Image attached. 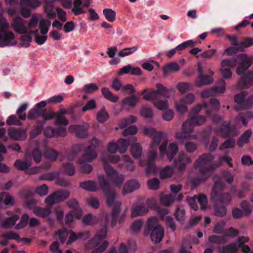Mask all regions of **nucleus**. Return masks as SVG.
Listing matches in <instances>:
<instances>
[{
	"instance_id": "obj_30",
	"label": "nucleus",
	"mask_w": 253,
	"mask_h": 253,
	"mask_svg": "<svg viewBox=\"0 0 253 253\" xmlns=\"http://www.w3.org/2000/svg\"><path fill=\"white\" fill-rule=\"evenodd\" d=\"M18 215L14 214V215L6 218L5 220L1 222V226L4 228H11L15 225L16 222L19 219Z\"/></svg>"
},
{
	"instance_id": "obj_22",
	"label": "nucleus",
	"mask_w": 253,
	"mask_h": 253,
	"mask_svg": "<svg viewBox=\"0 0 253 253\" xmlns=\"http://www.w3.org/2000/svg\"><path fill=\"white\" fill-rule=\"evenodd\" d=\"M140 187V185L138 181L135 179H131L126 182L123 189V194L131 193L134 190L138 189Z\"/></svg>"
},
{
	"instance_id": "obj_63",
	"label": "nucleus",
	"mask_w": 253,
	"mask_h": 253,
	"mask_svg": "<svg viewBox=\"0 0 253 253\" xmlns=\"http://www.w3.org/2000/svg\"><path fill=\"white\" fill-rule=\"evenodd\" d=\"M193 127L194 125L193 123H191L190 119H189L187 121L183 123L182 126V130L189 134L192 132Z\"/></svg>"
},
{
	"instance_id": "obj_1",
	"label": "nucleus",
	"mask_w": 253,
	"mask_h": 253,
	"mask_svg": "<svg viewBox=\"0 0 253 253\" xmlns=\"http://www.w3.org/2000/svg\"><path fill=\"white\" fill-rule=\"evenodd\" d=\"M253 63V60L249 58L245 53L240 54L229 59L222 60L221 66L223 68L226 67H234L237 64L236 73L239 75H242L239 84L243 88H247L253 85V71H249L244 74Z\"/></svg>"
},
{
	"instance_id": "obj_20",
	"label": "nucleus",
	"mask_w": 253,
	"mask_h": 253,
	"mask_svg": "<svg viewBox=\"0 0 253 253\" xmlns=\"http://www.w3.org/2000/svg\"><path fill=\"white\" fill-rule=\"evenodd\" d=\"M69 129L74 132L77 137L84 138L88 136L87 127L84 125H71Z\"/></svg>"
},
{
	"instance_id": "obj_37",
	"label": "nucleus",
	"mask_w": 253,
	"mask_h": 253,
	"mask_svg": "<svg viewBox=\"0 0 253 253\" xmlns=\"http://www.w3.org/2000/svg\"><path fill=\"white\" fill-rule=\"evenodd\" d=\"M180 69L179 66L176 62H171L163 68V74L167 76L169 72H177Z\"/></svg>"
},
{
	"instance_id": "obj_18",
	"label": "nucleus",
	"mask_w": 253,
	"mask_h": 253,
	"mask_svg": "<svg viewBox=\"0 0 253 253\" xmlns=\"http://www.w3.org/2000/svg\"><path fill=\"white\" fill-rule=\"evenodd\" d=\"M26 22L25 20L18 16L13 19L11 26L15 32L20 34H25L28 31Z\"/></svg>"
},
{
	"instance_id": "obj_15",
	"label": "nucleus",
	"mask_w": 253,
	"mask_h": 253,
	"mask_svg": "<svg viewBox=\"0 0 253 253\" xmlns=\"http://www.w3.org/2000/svg\"><path fill=\"white\" fill-rule=\"evenodd\" d=\"M214 203L213 205V213L215 216L223 217L227 213L226 207L230 201H218L211 199Z\"/></svg>"
},
{
	"instance_id": "obj_41",
	"label": "nucleus",
	"mask_w": 253,
	"mask_h": 253,
	"mask_svg": "<svg viewBox=\"0 0 253 253\" xmlns=\"http://www.w3.org/2000/svg\"><path fill=\"white\" fill-rule=\"evenodd\" d=\"M31 166V160L22 161L16 160L14 163V167L18 169L24 170L28 169Z\"/></svg>"
},
{
	"instance_id": "obj_48",
	"label": "nucleus",
	"mask_w": 253,
	"mask_h": 253,
	"mask_svg": "<svg viewBox=\"0 0 253 253\" xmlns=\"http://www.w3.org/2000/svg\"><path fill=\"white\" fill-rule=\"evenodd\" d=\"M108 118L109 114L104 108H101L97 114L96 119L100 123H104Z\"/></svg>"
},
{
	"instance_id": "obj_57",
	"label": "nucleus",
	"mask_w": 253,
	"mask_h": 253,
	"mask_svg": "<svg viewBox=\"0 0 253 253\" xmlns=\"http://www.w3.org/2000/svg\"><path fill=\"white\" fill-rule=\"evenodd\" d=\"M6 124L8 126H21L22 125V123L20 120L15 115H10L6 120Z\"/></svg>"
},
{
	"instance_id": "obj_11",
	"label": "nucleus",
	"mask_w": 253,
	"mask_h": 253,
	"mask_svg": "<svg viewBox=\"0 0 253 253\" xmlns=\"http://www.w3.org/2000/svg\"><path fill=\"white\" fill-rule=\"evenodd\" d=\"M148 154V157L145 161L144 164L143 165L146 167L145 173L146 175L153 174L155 175L158 172L157 169L155 165L156 159L157 156V152L155 149L152 148Z\"/></svg>"
},
{
	"instance_id": "obj_61",
	"label": "nucleus",
	"mask_w": 253,
	"mask_h": 253,
	"mask_svg": "<svg viewBox=\"0 0 253 253\" xmlns=\"http://www.w3.org/2000/svg\"><path fill=\"white\" fill-rule=\"evenodd\" d=\"M1 236L6 240H15L18 241L19 239H20L19 235L12 231L6 232L2 234Z\"/></svg>"
},
{
	"instance_id": "obj_6",
	"label": "nucleus",
	"mask_w": 253,
	"mask_h": 253,
	"mask_svg": "<svg viewBox=\"0 0 253 253\" xmlns=\"http://www.w3.org/2000/svg\"><path fill=\"white\" fill-rule=\"evenodd\" d=\"M107 233V228L105 225L95 234L94 238L85 245V248L87 250L94 248L91 253H102L104 252L108 246V242L105 241L102 244H99L106 237Z\"/></svg>"
},
{
	"instance_id": "obj_46",
	"label": "nucleus",
	"mask_w": 253,
	"mask_h": 253,
	"mask_svg": "<svg viewBox=\"0 0 253 253\" xmlns=\"http://www.w3.org/2000/svg\"><path fill=\"white\" fill-rule=\"evenodd\" d=\"M117 143L118 147V151L122 154H124L126 152L129 144L128 141L123 138L119 139Z\"/></svg>"
},
{
	"instance_id": "obj_32",
	"label": "nucleus",
	"mask_w": 253,
	"mask_h": 253,
	"mask_svg": "<svg viewBox=\"0 0 253 253\" xmlns=\"http://www.w3.org/2000/svg\"><path fill=\"white\" fill-rule=\"evenodd\" d=\"M80 186L82 188L89 191L93 192L97 190L96 182L91 180L82 182L80 183Z\"/></svg>"
},
{
	"instance_id": "obj_12",
	"label": "nucleus",
	"mask_w": 253,
	"mask_h": 253,
	"mask_svg": "<svg viewBox=\"0 0 253 253\" xmlns=\"http://www.w3.org/2000/svg\"><path fill=\"white\" fill-rule=\"evenodd\" d=\"M157 90L152 91L149 93L145 94L143 96V98L147 101L153 100V102L158 99L159 95H160L165 97H168V89L161 84H156Z\"/></svg>"
},
{
	"instance_id": "obj_54",
	"label": "nucleus",
	"mask_w": 253,
	"mask_h": 253,
	"mask_svg": "<svg viewBox=\"0 0 253 253\" xmlns=\"http://www.w3.org/2000/svg\"><path fill=\"white\" fill-rule=\"evenodd\" d=\"M59 176V172L57 171L43 174L40 176V179L52 181Z\"/></svg>"
},
{
	"instance_id": "obj_64",
	"label": "nucleus",
	"mask_w": 253,
	"mask_h": 253,
	"mask_svg": "<svg viewBox=\"0 0 253 253\" xmlns=\"http://www.w3.org/2000/svg\"><path fill=\"white\" fill-rule=\"evenodd\" d=\"M196 200L197 195H194L193 197L188 196L186 198V201L188 205L195 211L198 210V206L196 203Z\"/></svg>"
},
{
	"instance_id": "obj_23",
	"label": "nucleus",
	"mask_w": 253,
	"mask_h": 253,
	"mask_svg": "<svg viewBox=\"0 0 253 253\" xmlns=\"http://www.w3.org/2000/svg\"><path fill=\"white\" fill-rule=\"evenodd\" d=\"M83 215L82 210H77L76 211H70L66 215L65 222L66 224L69 225L72 223L74 218L79 219Z\"/></svg>"
},
{
	"instance_id": "obj_53",
	"label": "nucleus",
	"mask_w": 253,
	"mask_h": 253,
	"mask_svg": "<svg viewBox=\"0 0 253 253\" xmlns=\"http://www.w3.org/2000/svg\"><path fill=\"white\" fill-rule=\"evenodd\" d=\"M190 119L191 123L196 126L202 125L206 121V117L205 116H194Z\"/></svg>"
},
{
	"instance_id": "obj_55",
	"label": "nucleus",
	"mask_w": 253,
	"mask_h": 253,
	"mask_svg": "<svg viewBox=\"0 0 253 253\" xmlns=\"http://www.w3.org/2000/svg\"><path fill=\"white\" fill-rule=\"evenodd\" d=\"M103 13L108 21L112 22L116 19V13L112 9H104Z\"/></svg>"
},
{
	"instance_id": "obj_27",
	"label": "nucleus",
	"mask_w": 253,
	"mask_h": 253,
	"mask_svg": "<svg viewBox=\"0 0 253 253\" xmlns=\"http://www.w3.org/2000/svg\"><path fill=\"white\" fill-rule=\"evenodd\" d=\"M213 79L209 75L204 74L199 75L196 81V85L198 87L208 85L212 83Z\"/></svg>"
},
{
	"instance_id": "obj_25",
	"label": "nucleus",
	"mask_w": 253,
	"mask_h": 253,
	"mask_svg": "<svg viewBox=\"0 0 253 253\" xmlns=\"http://www.w3.org/2000/svg\"><path fill=\"white\" fill-rule=\"evenodd\" d=\"M90 237V233L88 231H85L80 232L78 234H76L73 231H70V235L69 237L68 241V243H72L78 239H83L84 240L89 238Z\"/></svg>"
},
{
	"instance_id": "obj_50",
	"label": "nucleus",
	"mask_w": 253,
	"mask_h": 253,
	"mask_svg": "<svg viewBox=\"0 0 253 253\" xmlns=\"http://www.w3.org/2000/svg\"><path fill=\"white\" fill-rule=\"evenodd\" d=\"M253 118V114L250 112L241 113L239 115V119L245 125H247L249 121Z\"/></svg>"
},
{
	"instance_id": "obj_39",
	"label": "nucleus",
	"mask_w": 253,
	"mask_h": 253,
	"mask_svg": "<svg viewBox=\"0 0 253 253\" xmlns=\"http://www.w3.org/2000/svg\"><path fill=\"white\" fill-rule=\"evenodd\" d=\"M54 194H56L55 196L58 203L68 199L70 195V192L66 190L56 191Z\"/></svg>"
},
{
	"instance_id": "obj_24",
	"label": "nucleus",
	"mask_w": 253,
	"mask_h": 253,
	"mask_svg": "<svg viewBox=\"0 0 253 253\" xmlns=\"http://www.w3.org/2000/svg\"><path fill=\"white\" fill-rule=\"evenodd\" d=\"M33 212L37 216L46 218L48 217L51 213V211L48 208H42L36 206L34 208Z\"/></svg>"
},
{
	"instance_id": "obj_8",
	"label": "nucleus",
	"mask_w": 253,
	"mask_h": 253,
	"mask_svg": "<svg viewBox=\"0 0 253 253\" xmlns=\"http://www.w3.org/2000/svg\"><path fill=\"white\" fill-rule=\"evenodd\" d=\"M9 24L4 17L0 18V47H4L13 45L16 43L14 41L15 36L13 33L7 30Z\"/></svg>"
},
{
	"instance_id": "obj_3",
	"label": "nucleus",
	"mask_w": 253,
	"mask_h": 253,
	"mask_svg": "<svg viewBox=\"0 0 253 253\" xmlns=\"http://www.w3.org/2000/svg\"><path fill=\"white\" fill-rule=\"evenodd\" d=\"M214 159L215 157L210 153H203L198 157L194 163L195 168L199 169V179L194 181L196 184L207 180L211 175L212 170L219 166V163L214 161Z\"/></svg>"
},
{
	"instance_id": "obj_49",
	"label": "nucleus",
	"mask_w": 253,
	"mask_h": 253,
	"mask_svg": "<svg viewBox=\"0 0 253 253\" xmlns=\"http://www.w3.org/2000/svg\"><path fill=\"white\" fill-rule=\"evenodd\" d=\"M197 200L201 205V209L205 210L207 208L208 198L204 194L197 195Z\"/></svg>"
},
{
	"instance_id": "obj_59",
	"label": "nucleus",
	"mask_w": 253,
	"mask_h": 253,
	"mask_svg": "<svg viewBox=\"0 0 253 253\" xmlns=\"http://www.w3.org/2000/svg\"><path fill=\"white\" fill-rule=\"evenodd\" d=\"M235 145V141L233 138L226 140L219 147L220 150L233 148Z\"/></svg>"
},
{
	"instance_id": "obj_21",
	"label": "nucleus",
	"mask_w": 253,
	"mask_h": 253,
	"mask_svg": "<svg viewBox=\"0 0 253 253\" xmlns=\"http://www.w3.org/2000/svg\"><path fill=\"white\" fill-rule=\"evenodd\" d=\"M148 210L149 207L145 203L136 204L132 207L131 216L133 218L138 216H143L148 212Z\"/></svg>"
},
{
	"instance_id": "obj_9",
	"label": "nucleus",
	"mask_w": 253,
	"mask_h": 253,
	"mask_svg": "<svg viewBox=\"0 0 253 253\" xmlns=\"http://www.w3.org/2000/svg\"><path fill=\"white\" fill-rule=\"evenodd\" d=\"M224 185L220 178L216 180L212 187L211 192V199H216L218 201H231L232 197L229 193H220L223 189Z\"/></svg>"
},
{
	"instance_id": "obj_2",
	"label": "nucleus",
	"mask_w": 253,
	"mask_h": 253,
	"mask_svg": "<svg viewBox=\"0 0 253 253\" xmlns=\"http://www.w3.org/2000/svg\"><path fill=\"white\" fill-rule=\"evenodd\" d=\"M98 180L99 184L102 189L106 197V204L107 206L109 207H113L111 226L113 227L116 225L118 216L120 213L121 203L119 201L116 200V191L103 175H99L98 176Z\"/></svg>"
},
{
	"instance_id": "obj_45",
	"label": "nucleus",
	"mask_w": 253,
	"mask_h": 253,
	"mask_svg": "<svg viewBox=\"0 0 253 253\" xmlns=\"http://www.w3.org/2000/svg\"><path fill=\"white\" fill-rule=\"evenodd\" d=\"M51 22L50 20L42 19L40 21L39 28L40 29L41 33L44 35L48 31V27L50 26Z\"/></svg>"
},
{
	"instance_id": "obj_52",
	"label": "nucleus",
	"mask_w": 253,
	"mask_h": 253,
	"mask_svg": "<svg viewBox=\"0 0 253 253\" xmlns=\"http://www.w3.org/2000/svg\"><path fill=\"white\" fill-rule=\"evenodd\" d=\"M63 172L70 176L75 174V167L72 164L67 163L62 165Z\"/></svg>"
},
{
	"instance_id": "obj_34",
	"label": "nucleus",
	"mask_w": 253,
	"mask_h": 253,
	"mask_svg": "<svg viewBox=\"0 0 253 253\" xmlns=\"http://www.w3.org/2000/svg\"><path fill=\"white\" fill-rule=\"evenodd\" d=\"M252 131L250 129L246 130L239 138L237 141V145L239 147H242L245 143H248L251 136Z\"/></svg>"
},
{
	"instance_id": "obj_51",
	"label": "nucleus",
	"mask_w": 253,
	"mask_h": 253,
	"mask_svg": "<svg viewBox=\"0 0 253 253\" xmlns=\"http://www.w3.org/2000/svg\"><path fill=\"white\" fill-rule=\"evenodd\" d=\"M42 115V110H39L36 108L31 109L28 113L27 118L29 120H33L37 118L38 117H41Z\"/></svg>"
},
{
	"instance_id": "obj_19",
	"label": "nucleus",
	"mask_w": 253,
	"mask_h": 253,
	"mask_svg": "<svg viewBox=\"0 0 253 253\" xmlns=\"http://www.w3.org/2000/svg\"><path fill=\"white\" fill-rule=\"evenodd\" d=\"M225 89V82L221 79L219 81L217 85L213 88L203 91L201 93L203 98L208 97L212 95L213 92L223 93Z\"/></svg>"
},
{
	"instance_id": "obj_43",
	"label": "nucleus",
	"mask_w": 253,
	"mask_h": 253,
	"mask_svg": "<svg viewBox=\"0 0 253 253\" xmlns=\"http://www.w3.org/2000/svg\"><path fill=\"white\" fill-rule=\"evenodd\" d=\"M28 104L24 103L20 105L16 111V114L21 121H24L26 119L27 115L25 112L28 108Z\"/></svg>"
},
{
	"instance_id": "obj_56",
	"label": "nucleus",
	"mask_w": 253,
	"mask_h": 253,
	"mask_svg": "<svg viewBox=\"0 0 253 253\" xmlns=\"http://www.w3.org/2000/svg\"><path fill=\"white\" fill-rule=\"evenodd\" d=\"M137 50V46H133L131 47L124 48L118 53V55L120 57H124L126 56H128L134 53Z\"/></svg>"
},
{
	"instance_id": "obj_14",
	"label": "nucleus",
	"mask_w": 253,
	"mask_h": 253,
	"mask_svg": "<svg viewBox=\"0 0 253 253\" xmlns=\"http://www.w3.org/2000/svg\"><path fill=\"white\" fill-rule=\"evenodd\" d=\"M98 142V140L96 138H94L92 140V144L85 149L83 155V159L84 161L91 162L96 159L97 154L95 146L93 145V143L97 144Z\"/></svg>"
},
{
	"instance_id": "obj_47",
	"label": "nucleus",
	"mask_w": 253,
	"mask_h": 253,
	"mask_svg": "<svg viewBox=\"0 0 253 253\" xmlns=\"http://www.w3.org/2000/svg\"><path fill=\"white\" fill-rule=\"evenodd\" d=\"M175 199V195L169 194L162 196L161 197V202L166 206H169L174 201Z\"/></svg>"
},
{
	"instance_id": "obj_44",
	"label": "nucleus",
	"mask_w": 253,
	"mask_h": 253,
	"mask_svg": "<svg viewBox=\"0 0 253 253\" xmlns=\"http://www.w3.org/2000/svg\"><path fill=\"white\" fill-rule=\"evenodd\" d=\"M209 242L212 244H225L227 242L225 238L222 236L210 235L208 238Z\"/></svg>"
},
{
	"instance_id": "obj_7",
	"label": "nucleus",
	"mask_w": 253,
	"mask_h": 253,
	"mask_svg": "<svg viewBox=\"0 0 253 253\" xmlns=\"http://www.w3.org/2000/svg\"><path fill=\"white\" fill-rule=\"evenodd\" d=\"M157 220L155 217H151L148 219L145 226V233L146 234L150 233L151 241L156 243H159L164 238V230L160 225H156Z\"/></svg>"
},
{
	"instance_id": "obj_10",
	"label": "nucleus",
	"mask_w": 253,
	"mask_h": 253,
	"mask_svg": "<svg viewBox=\"0 0 253 253\" xmlns=\"http://www.w3.org/2000/svg\"><path fill=\"white\" fill-rule=\"evenodd\" d=\"M246 91H242L235 96V101L237 103L235 108L237 110L248 109L253 104V97L250 96L246 99Z\"/></svg>"
},
{
	"instance_id": "obj_38",
	"label": "nucleus",
	"mask_w": 253,
	"mask_h": 253,
	"mask_svg": "<svg viewBox=\"0 0 253 253\" xmlns=\"http://www.w3.org/2000/svg\"><path fill=\"white\" fill-rule=\"evenodd\" d=\"M253 45V37H245L238 46L239 51H244L245 48H248Z\"/></svg>"
},
{
	"instance_id": "obj_29",
	"label": "nucleus",
	"mask_w": 253,
	"mask_h": 253,
	"mask_svg": "<svg viewBox=\"0 0 253 253\" xmlns=\"http://www.w3.org/2000/svg\"><path fill=\"white\" fill-rule=\"evenodd\" d=\"M140 98L134 94H131V96L126 97L122 100V104L124 105H127L131 107L135 106Z\"/></svg>"
},
{
	"instance_id": "obj_17",
	"label": "nucleus",
	"mask_w": 253,
	"mask_h": 253,
	"mask_svg": "<svg viewBox=\"0 0 253 253\" xmlns=\"http://www.w3.org/2000/svg\"><path fill=\"white\" fill-rule=\"evenodd\" d=\"M216 131L223 137L235 134V127L230 122H224L221 126L216 128Z\"/></svg>"
},
{
	"instance_id": "obj_36",
	"label": "nucleus",
	"mask_w": 253,
	"mask_h": 253,
	"mask_svg": "<svg viewBox=\"0 0 253 253\" xmlns=\"http://www.w3.org/2000/svg\"><path fill=\"white\" fill-rule=\"evenodd\" d=\"M43 155L47 159L55 161L59 156V153L55 149L47 148L44 150Z\"/></svg>"
},
{
	"instance_id": "obj_16",
	"label": "nucleus",
	"mask_w": 253,
	"mask_h": 253,
	"mask_svg": "<svg viewBox=\"0 0 253 253\" xmlns=\"http://www.w3.org/2000/svg\"><path fill=\"white\" fill-rule=\"evenodd\" d=\"M8 134L9 137L14 140H24L27 137L26 130L21 128L10 127L8 129Z\"/></svg>"
},
{
	"instance_id": "obj_33",
	"label": "nucleus",
	"mask_w": 253,
	"mask_h": 253,
	"mask_svg": "<svg viewBox=\"0 0 253 253\" xmlns=\"http://www.w3.org/2000/svg\"><path fill=\"white\" fill-rule=\"evenodd\" d=\"M101 91L104 97L112 102H116L118 101L119 97L109 90L108 88L103 87Z\"/></svg>"
},
{
	"instance_id": "obj_42",
	"label": "nucleus",
	"mask_w": 253,
	"mask_h": 253,
	"mask_svg": "<svg viewBox=\"0 0 253 253\" xmlns=\"http://www.w3.org/2000/svg\"><path fill=\"white\" fill-rule=\"evenodd\" d=\"M83 4L82 0H75L74 2V8L72 9V11L75 15H79L82 13H84L85 11L81 7Z\"/></svg>"
},
{
	"instance_id": "obj_35",
	"label": "nucleus",
	"mask_w": 253,
	"mask_h": 253,
	"mask_svg": "<svg viewBox=\"0 0 253 253\" xmlns=\"http://www.w3.org/2000/svg\"><path fill=\"white\" fill-rule=\"evenodd\" d=\"M130 151L134 159H139L142 155V147L138 143H133L131 146Z\"/></svg>"
},
{
	"instance_id": "obj_26",
	"label": "nucleus",
	"mask_w": 253,
	"mask_h": 253,
	"mask_svg": "<svg viewBox=\"0 0 253 253\" xmlns=\"http://www.w3.org/2000/svg\"><path fill=\"white\" fill-rule=\"evenodd\" d=\"M238 251V248L235 243H230L217 248L218 253H237Z\"/></svg>"
},
{
	"instance_id": "obj_31",
	"label": "nucleus",
	"mask_w": 253,
	"mask_h": 253,
	"mask_svg": "<svg viewBox=\"0 0 253 253\" xmlns=\"http://www.w3.org/2000/svg\"><path fill=\"white\" fill-rule=\"evenodd\" d=\"M174 171V169L172 166H167L160 172V178L162 179H166L170 178Z\"/></svg>"
},
{
	"instance_id": "obj_5",
	"label": "nucleus",
	"mask_w": 253,
	"mask_h": 253,
	"mask_svg": "<svg viewBox=\"0 0 253 253\" xmlns=\"http://www.w3.org/2000/svg\"><path fill=\"white\" fill-rule=\"evenodd\" d=\"M101 159L107 177L116 185H121L124 181L123 175L122 174H119L118 172L108 164L109 163H117L120 160V156L118 155L105 156L103 155L101 156Z\"/></svg>"
},
{
	"instance_id": "obj_4",
	"label": "nucleus",
	"mask_w": 253,
	"mask_h": 253,
	"mask_svg": "<svg viewBox=\"0 0 253 253\" xmlns=\"http://www.w3.org/2000/svg\"><path fill=\"white\" fill-rule=\"evenodd\" d=\"M164 133L157 132L153 137L152 148H157L160 142L162 141L160 146V154L161 157L166 156L167 159L171 161L179 151V148L175 143H171L168 146V142L164 138Z\"/></svg>"
},
{
	"instance_id": "obj_40",
	"label": "nucleus",
	"mask_w": 253,
	"mask_h": 253,
	"mask_svg": "<svg viewBox=\"0 0 253 253\" xmlns=\"http://www.w3.org/2000/svg\"><path fill=\"white\" fill-rule=\"evenodd\" d=\"M20 4L31 8L36 9L41 5V2L38 0H21Z\"/></svg>"
},
{
	"instance_id": "obj_28",
	"label": "nucleus",
	"mask_w": 253,
	"mask_h": 253,
	"mask_svg": "<svg viewBox=\"0 0 253 253\" xmlns=\"http://www.w3.org/2000/svg\"><path fill=\"white\" fill-rule=\"evenodd\" d=\"M84 147L83 144H76L72 146L71 150L67 155V158L69 160L72 161L82 151Z\"/></svg>"
},
{
	"instance_id": "obj_58",
	"label": "nucleus",
	"mask_w": 253,
	"mask_h": 253,
	"mask_svg": "<svg viewBox=\"0 0 253 253\" xmlns=\"http://www.w3.org/2000/svg\"><path fill=\"white\" fill-rule=\"evenodd\" d=\"M185 211L184 209L180 207L176 208L174 215L176 219L179 222H183L184 220Z\"/></svg>"
},
{
	"instance_id": "obj_60",
	"label": "nucleus",
	"mask_w": 253,
	"mask_h": 253,
	"mask_svg": "<svg viewBox=\"0 0 253 253\" xmlns=\"http://www.w3.org/2000/svg\"><path fill=\"white\" fill-rule=\"evenodd\" d=\"M196 44V42H194L192 40H188L185 41L182 43L180 44L178 46H177L175 48L176 50L181 51L183 50L185 48H187L188 46L193 47Z\"/></svg>"
},
{
	"instance_id": "obj_62",
	"label": "nucleus",
	"mask_w": 253,
	"mask_h": 253,
	"mask_svg": "<svg viewBox=\"0 0 253 253\" xmlns=\"http://www.w3.org/2000/svg\"><path fill=\"white\" fill-rule=\"evenodd\" d=\"M29 219V215L27 213H24L21 218L20 222L16 225V229H20L25 227Z\"/></svg>"
},
{
	"instance_id": "obj_13",
	"label": "nucleus",
	"mask_w": 253,
	"mask_h": 253,
	"mask_svg": "<svg viewBox=\"0 0 253 253\" xmlns=\"http://www.w3.org/2000/svg\"><path fill=\"white\" fill-rule=\"evenodd\" d=\"M191 158L183 153H180L177 158L173 161V167L177 169L179 171H183L186 168L187 164L191 163Z\"/></svg>"
}]
</instances>
